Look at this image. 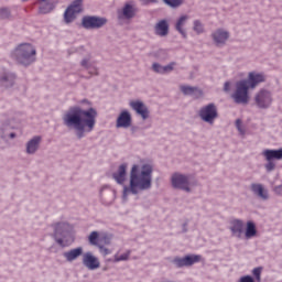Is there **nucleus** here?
Returning a JSON list of instances; mask_svg holds the SVG:
<instances>
[{
    "instance_id": "obj_1",
    "label": "nucleus",
    "mask_w": 282,
    "mask_h": 282,
    "mask_svg": "<svg viewBox=\"0 0 282 282\" xmlns=\"http://www.w3.org/2000/svg\"><path fill=\"white\" fill-rule=\"evenodd\" d=\"M128 167L129 165L127 163H122L112 173L115 182L123 186V202H127L129 195H138V193H142L143 191H150L151 186H153V165L151 163L140 162L132 164L129 174V184L124 185Z\"/></svg>"
},
{
    "instance_id": "obj_2",
    "label": "nucleus",
    "mask_w": 282,
    "mask_h": 282,
    "mask_svg": "<svg viewBox=\"0 0 282 282\" xmlns=\"http://www.w3.org/2000/svg\"><path fill=\"white\" fill-rule=\"evenodd\" d=\"M98 111L91 106V101L83 99L78 106L70 107L63 116V124L67 129L76 131L77 138H85V133H91L96 127Z\"/></svg>"
},
{
    "instance_id": "obj_3",
    "label": "nucleus",
    "mask_w": 282,
    "mask_h": 282,
    "mask_svg": "<svg viewBox=\"0 0 282 282\" xmlns=\"http://www.w3.org/2000/svg\"><path fill=\"white\" fill-rule=\"evenodd\" d=\"M265 83V74L259 72H251L248 75V80L242 79L236 84V90L232 98L237 105H248L250 96L248 89H254L259 84Z\"/></svg>"
},
{
    "instance_id": "obj_4",
    "label": "nucleus",
    "mask_w": 282,
    "mask_h": 282,
    "mask_svg": "<svg viewBox=\"0 0 282 282\" xmlns=\"http://www.w3.org/2000/svg\"><path fill=\"white\" fill-rule=\"evenodd\" d=\"M11 58L20 65H32L36 61V48L30 43H22L11 52Z\"/></svg>"
},
{
    "instance_id": "obj_5",
    "label": "nucleus",
    "mask_w": 282,
    "mask_h": 282,
    "mask_svg": "<svg viewBox=\"0 0 282 282\" xmlns=\"http://www.w3.org/2000/svg\"><path fill=\"white\" fill-rule=\"evenodd\" d=\"M54 230V239L58 246L66 248L70 243H74V238L69 236V225L67 221H57L52 225Z\"/></svg>"
},
{
    "instance_id": "obj_6",
    "label": "nucleus",
    "mask_w": 282,
    "mask_h": 282,
    "mask_svg": "<svg viewBox=\"0 0 282 282\" xmlns=\"http://www.w3.org/2000/svg\"><path fill=\"white\" fill-rule=\"evenodd\" d=\"M253 100L258 109H270L272 102H274V97L272 96V91L262 88L254 95Z\"/></svg>"
},
{
    "instance_id": "obj_7",
    "label": "nucleus",
    "mask_w": 282,
    "mask_h": 282,
    "mask_svg": "<svg viewBox=\"0 0 282 282\" xmlns=\"http://www.w3.org/2000/svg\"><path fill=\"white\" fill-rule=\"evenodd\" d=\"M171 184L173 188L185 191V193H191V191H193V183L191 182V177L186 174L174 173L171 176Z\"/></svg>"
},
{
    "instance_id": "obj_8",
    "label": "nucleus",
    "mask_w": 282,
    "mask_h": 282,
    "mask_svg": "<svg viewBox=\"0 0 282 282\" xmlns=\"http://www.w3.org/2000/svg\"><path fill=\"white\" fill-rule=\"evenodd\" d=\"M198 115L203 122L215 124V120H217L219 112L217 111V106H215V104H209L202 107Z\"/></svg>"
},
{
    "instance_id": "obj_9",
    "label": "nucleus",
    "mask_w": 282,
    "mask_h": 282,
    "mask_svg": "<svg viewBox=\"0 0 282 282\" xmlns=\"http://www.w3.org/2000/svg\"><path fill=\"white\" fill-rule=\"evenodd\" d=\"M83 12V0H75L64 12L65 23H73L76 17Z\"/></svg>"
},
{
    "instance_id": "obj_10",
    "label": "nucleus",
    "mask_w": 282,
    "mask_h": 282,
    "mask_svg": "<svg viewBox=\"0 0 282 282\" xmlns=\"http://www.w3.org/2000/svg\"><path fill=\"white\" fill-rule=\"evenodd\" d=\"M99 202L104 206H111L116 202V189L109 185H104L99 188Z\"/></svg>"
},
{
    "instance_id": "obj_11",
    "label": "nucleus",
    "mask_w": 282,
    "mask_h": 282,
    "mask_svg": "<svg viewBox=\"0 0 282 282\" xmlns=\"http://www.w3.org/2000/svg\"><path fill=\"white\" fill-rule=\"evenodd\" d=\"M106 23L107 19L98 17H84L82 20V25L85 30H98V28H102Z\"/></svg>"
},
{
    "instance_id": "obj_12",
    "label": "nucleus",
    "mask_w": 282,
    "mask_h": 282,
    "mask_svg": "<svg viewBox=\"0 0 282 282\" xmlns=\"http://www.w3.org/2000/svg\"><path fill=\"white\" fill-rule=\"evenodd\" d=\"M202 261V256L189 254L184 258H175L173 260L174 265L176 268H188L189 265H194V263H199Z\"/></svg>"
},
{
    "instance_id": "obj_13",
    "label": "nucleus",
    "mask_w": 282,
    "mask_h": 282,
    "mask_svg": "<svg viewBox=\"0 0 282 282\" xmlns=\"http://www.w3.org/2000/svg\"><path fill=\"white\" fill-rule=\"evenodd\" d=\"M129 105L138 116H141L142 120H148L149 116H151L149 107H147L142 100H131Z\"/></svg>"
},
{
    "instance_id": "obj_14",
    "label": "nucleus",
    "mask_w": 282,
    "mask_h": 282,
    "mask_svg": "<svg viewBox=\"0 0 282 282\" xmlns=\"http://www.w3.org/2000/svg\"><path fill=\"white\" fill-rule=\"evenodd\" d=\"M138 14V7L133 2H127L121 10L118 11L119 19H133Z\"/></svg>"
},
{
    "instance_id": "obj_15",
    "label": "nucleus",
    "mask_w": 282,
    "mask_h": 282,
    "mask_svg": "<svg viewBox=\"0 0 282 282\" xmlns=\"http://www.w3.org/2000/svg\"><path fill=\"white\" fill-rule=\"evenodd\" d=\"M212 39L218 46L226 45V43H228V39H230V32L226 29H217L212 33Z\"/></svg>"
},
{
    "instance_id": "obj_16",
    "label": "nucleus",
    "mask_w": 282,
    "mask_h": 282,
    "mask_svg": "<svg viewBox=\"0 0 282 282\" xmlns=\"http://www.w3.org/2000/svg\"><path fill=\"white\" fill-rule=\"evenodd\" d=\"M246 224L241 219H234L230 221L229 230L232 235V237H236L237 239H241L243 237Z\"/></svg>"
},
{
    "instance_id": "obj_17",
    "label": "nucleus",
    "mask_w": 282,
    "mask_h": 282,
    "mask_svg": "<svg viewBox=\"0 0 282 282\" xmlns=\"http://www.w3.org/2000/svg\"><path fill=\"white\" fill-rule=\"evenodd\" d=\"M191 20V17L188 14H182L180 15L174 24V28L183 39H186L187 33H186V25H188V21Z\"/></svg>"
},
{
    "instance_id": "obj_18",
    "label": "nucleus",
    "mask_w": 282,
    "mask_h": 282,
    "mask_svg": "<svg viewBox=\"0 0 282 282\" xmlns=\"http://www.w3.org/2000/svg\"><path fill=\"white\" fill-rule=\"evenodd\" d=\"M83 264L88 270H98V268H100V260L91 252H86L83 256Z\"/></svg>"
},
{
    "instance_id": "obj_19",
    "label": "nucleus",
    "mask_w": 282,
    "mask_h": 282,
    "mask_svg": "<svg viewBox=\"0 0 282 282\" xmlns=\"http://www.w3.org/2000/svg\"><path fill=\"white\" fill-rule=\"evenodd\" d=\"M131 112L129 110H122L117 118V129H129L131 127Z\"/></svg>"
},
{
    "instance_id": "obj_20",
    "label": "nucleus",
    "mask_w": 282,
    "mask_h": 282,
    "mask_svg": "<svg viewBox=\"0 0 282 282\" xmlns=\"http://www.w3.org/2000/svg\"><path fill=\"white\" fill-rule=\"evenodd\" d=\"M80 65L88 70L90 76H98V67H96V62L91 61V56L82 59Z\"/></svg>"
},
{
    "instance_id": "obj_21",
    "label": "nucleus",
    "mask_w": 282,
    "mask_h": 282,
    "mask_svg": "<svg viewBox=\"0 0 282 282\" xmlns=\"http://www.w3.org/2000/svg\"><path fill=\"white\" fill-rule=\"evenodd\" d=\"M63 257L68 263H73V261H76V259L83 257V247H77L68 251H65L63 253Z\"/></svg>"
},
{
    "instance_id": "obj_22",
    "label": "nucleus",
    "mask_w": 282,
    "mask_h": 282,
    "mask_svg": "<svg viewBox=\"0 0 282 282\" xmlns=\"http://www.w3.org/2000/svg\"><path fill=\"white\" fill-rule=\"evenodd\" d=\"M42 138L36 135L33 137L31 140L26 143V153L29 155H34L39 151V148L41 147Z\"/></svg>"
},
{
    "instance_id": "obj_23",
    "label": "nucleus",
    "mask_w": 282,
    "mask_h": 282,
    "mask_svg": "<svg viewBox=\"0 0 282 282\" xmlns=\"http://www.w3.org/2000/svg\"><path fill=\"white\" fill-rule=\"evenodd\" d=\"M251 191L253 195H257V197H260V199H268V189L259 183L251 184Z\"/></svg>"
},
{
    "instance_id": "obj_24",
    "label": "nucleus",
    "mask_w": 282,
    "mask_h": 282,
    "mask_svg": "<svg viewBox=\"0 0 282 282\" xmlns=\"http://www.w3.org/2000/svg\"><path fill=\"white\" fill-rule=\"evenodd\" d=\"M158 36H166L169 34V22L166 20L159 21L154 26Z\"/></svg>"
},
{
    "instance_id": "obj_25",
    "label": "nucleus",
    "mask_w": 282,
    "mask_h": 282,
    "mask_svg": "<svg viewBox=\"0 0 282 282\" xmlns=\"http://www.w3.org/2000/svg\"><path fill=\"white\" fill-rule=\"evenodd\" d=\"M262 155L265 158L267 162H272V160H282V149L264 150Z\"/></svg>"
},
{
    "instance_id": "obj_26",
    "label": "nucleus",
    "mask_w": 282,
    "mask_h": 282,
    "mask_svg": "<svg viewBox=\"0 0 282 282\" xmlns=\"http://www.w3.org/2000/svg\"><path fill=\"white\" fill-rule=\"evenodd\" d=\"M257 237V225L254 221L249 220L246 224L245 239H254Z\"/></svg>"
},
{
    "instance_id": "obj_27",
    "label": "nucleus",
    "mask_w": 282,
    "mask_h": 282,
    "mask_svg": "<svg viewBox=\"0 0 282 282\" xmlns=\"http://www.w3.org/2000/svg\"><path fill=\"white\" fill-rule=\"evenodd\" d=\"M129 257H131V250H119L113 259H109L108 261H112L113 263H120V261H129Z\"/></svg>"
},
{
    "instance_id": "obj_28",
    "label": "nucleus",
    "mask_w": 282,
    "mask_h": 282,
    "mask_svg": "<svg viewBox=\"0 0 282 282\" xmlns=\"http://www.w3.org/2000/svg\"><path fill=\"white\" fill-rule=\"evenodd\" d=\"M0 85L2 87H12L14 85V76L12 74H4L0 77Z\"/></svg>"
},
{
    "instance_id": "obj_29",
    "label": "nucleus",
    "mask_w": 282,
    "mask_h": 282,
    "mask_svg": "<svg viewBox=\"0 0 282 282\" xmlns=\"http://www.w3.org/2000/svg\"><path fill=\"white\" fill-rule=\"evenodd\" d=\"M102 234H98L97 231L90 232L88 240L91 246H99L100 245V237Z\"/></svg>"
},
{
    "instance_id": "obj_30",
    "label": "nucleus",
    "mask_w": 282,
    "mask_h": 282,
    "mask_svg": "<svg viewBox=\"0 0 282 282\" xmlns=\"http://www.w3.org/2000/svg\"><path fill=\"white\" fill-rule=\"evenodd\" d=\"M181 90L185 96H195V94H199V89L191 86H181Z\"/></svg>"
},
{
    "instance_id": "obj_31",
    "label": "nucleus",
    "mask_w": 282,
    "mask_h": 282,
    "mask_svg": "<svg viewBox=\"0 0 282 282\" xmlns=\"http://www.w3.org/2000/svg\"><path fill=\"white\" fill-rule=\"evenodd\" d=\"M193 30L196 32V34H203L204 32V24L199 20H195L193 23Z\"/></svg>"
},
{
    "instance_id": "obj_32",
    "label": "nucleus",
    "mask_w": 282,
    "mask_h": 282,
    "mask_svg": "<svg viewBox=\"0 0 282 282\" xmlns=\"http://www.w3.org/2000/svg\"><path fill=\"white\" fill-rule=\"evenodd\" d=\"M163 1L170 8H180V6L184 3V0H163Z\"/></svg>"
},
{
    "instance_id": "obj_33",
    "label": "nucleus",
    "mask_w": 282,
    "mask_h": 282,
    "mask_svg": "<svg viewBox=\"0 0 282 282\" xmlns=\"http://www.w3.org/2000/svg\"><path fill=\"white\" fill-rule=\"evenodd\" d=\"M99 241H100V246H110L111 237H109L107 234H101Z\"/></svg>"
},
{
    "instance_id": "obj_34",
    "label": "nucleus",
    "mask_w": 282,
    "mask_h": 282,
    "mask_svg": "<svg viewBox=\"0 0 282 282\" xmlns=\"http://www.w3.org/2000/svg\"><path fill=\"white\" fill-rule=\"evenodd\" d=\"M6 19H10V10L0 8V21H4Z\"/></svg>"
},
{
    "instance_id": "obj_35",
    "label": "nucleus",
    "mask_w": 282,
    "mask_h": 282,
    "mask_svg": "<svg viewBox=\"0 0 282 282\" xmlns=\"http://www.w3.org/2000/svg\"><path fill=\"white\" fill-rule=\"evenodd\" d=\"M176 65H177L176 63L172 62V63L163 66V74H171V72H173V69H175Z\"/></svg>"
},
{
    "instance_id": "obj_36",
    "label": "nucleus",
    "mask_w": 282,
    "mask_h": 282,
    "mask_svg": "<svg viewBox=\"0 0 282 282\" xmlns=\"http://www.w3.org/2000/svg\"><path fill=\"white\" fill-rule=\"evenodd\" d=\"M97 248L99 249V252L102 257H107L112 252L111 249L104 247L102 245H99Z\"/></svg>"
},
{
    "instance_id": "obj_37",
    "label": "nucleus",
    "mask_w": 282,
    "mask_h": 282,
    "mask_svg": "<svg viewBox=\"0 0 282 282\" xmlns=\"http://www.w3.org/2000/svg\"><path fill=\"white\" fill-rule=\"evenodd\" d=\"M152 69L156 74H164V66L158 63L152 64Z\"/></svg>"
},
{
    "instance_id": "obj_38",
    "label": "nucleus",
    "mask_w": 282,
    "mask_h": 282,
    "mask_svg": "<svg viewBox=\"0 0 282 282\" xmlns=\"http://www.w3.org/2000/svg\"><path fill=\"white\" fill-rule=\"evenodd\" d=\"M236 127L241 135L246 134V130L243 129V126L241 124V119H238L236 121Z\"/></svg>"
},
{
    "instance_id": "obj_39",
    "label": "nucleus",
    "mask_w": 282,
    "mask_h": 282,
    "mask_svg": "<svg viewBox=\"0 0 282 282\" xmlns=\"http://www.w3.org/2000/svg\"><path fill=\"white\" fill-rule=\"evenodd\" d=\"M261 268H256L252 270V274L253 276H256L257 281H261Z\"/></svg>"
},
{
    "instance_id": "obj_40",
    "label": "nucleus",
    "mask_w": 282,
    "mask_h": 282,
    "mask_svg": "<svg viewBox=\"0 0 282 282\" xmlns=\"http://www.w3.org/2000/svg\"><path fill=\"white\" fill-rule=\"evenodd\" d=\"M264 166H265V170L270 172V171H274L275 164L272 161H268V163Z\"/></svg>"
},
{
    "instance_id": "obj_41",
    "label": "nucleus",
    "mask_w": 282,
    "mask_h": 282,
    "mask_svg": "<svg viewBox=\"0 0 282 282\" xmlns=\"http://www.w3.org/2000/svg\"><path fill=\"white\" fill-rule=\"evenodd\" d=\"M239 282H254V279L250 275H245L240 278Z\"/></svg>"
},
{
    "instance_id": "obj_42",
    "label": "nucleus",
    "mask_w": 282,
    "mask_h": 282,
    "mask_svg": "<svg viewBox=\"0 0 282 282\" xmlns=\"http://www.w3.org/2000/svg\"><path fill=\"white\" fill-rule=\"evenodd\" d=\"M143 6H149V3H158V0H140Z\"/></svg>"
},
{
    "instance_id": "obj_43",
    "label": "nucleus",
    "mask_w": 282,
    "mask_h": 282,
    "mask_svg": "<svg viewBox=\"0 0 282 282\" xmlns=\"http://www.w3.org/2000/svg\"><path fill=\"white\" fill-rule=\"evenodd\" d=\"M274 192H275L278 195H281V193H282V185L275 186V187H274Z\"/></svg>"
},
{
    "instance_id": "obj_44",
    "label": "nucleus",
    "mask_w": 282,
    "mask_h": 282,
    "mask_svg": "<svg viewBox=\"0 0 282 282\" xmlns=\"http://www.w3.org/2000/svg\"><path fill=\"white\" fill-rule=\"evenodd\" d=\"M225 91H230V82H226L224 86Z\"/></svg>"
},
{
    "instance_id": "obj_45",
    "label": "nucleus",
    "mask_w": 282,
    "mask_h": 282,
    "mask_svg": "<svg viewBox=\"0 0 282 282\" xmlns=\"http://www.w3.org/2000/svg\"><path fill=\"white\" fill-rule=\"evenodd\" d=\"M0 135H1V138H3V139L8 138V134H6V133L3 132V128L0 129Z\"/></svg>"
},
{
    "instance_id": "obj_46",
    "label": "nucleus",
    "mask_w": 282,
    "mask_h": 282,
    "mask_svg": "<svg viewBox=\"0 0 282 282\" xmlns=\"http://www.w3.org/2000/svg\"><path fill=\"white\" fill-rule=\"evenodd\" d=\"M9 138L14 139V138H17V134H15L14 132H11V133L9 134Z\"/></svg>"
}]
</instances>
